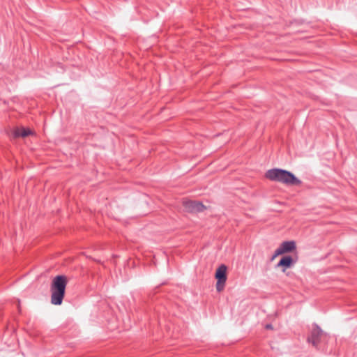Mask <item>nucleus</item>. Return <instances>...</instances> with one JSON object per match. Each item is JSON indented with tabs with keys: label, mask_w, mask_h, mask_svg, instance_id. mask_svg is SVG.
I'll return each instance as SVG.
<instances>
[{
	"label": "nucleus",
	"mask_w": 357,
	"mask_h": 357,
	"mask_svg": "<svg viewBox=\"0 0 357 357\" xmlns=\"http://www.w3.org/2000/svg\"><path fill=\"white\" fill-rule=\"evenodd\" d=\"M265 176L271 181L280 182L286 185H298L301 183L292 173L281 169H270L266 172Z\"/></svg>",
	"instance_id": "1"
},
{
	"label": "nucleus",
	"mask_w": 357,
	"mask_h": 357,
	"mask_svg": "<svg viewBox=\"0 0 357 357\" xmlns=\"http://www.w3.org/2000/svg\"><path fill=\"white\" fill-rule=\"evenodd\" d=\"M67 282V278L64 275H57L54 278L51 285V303L53 305H58L62 303Z\"/></svg>",
	"instance_id": "2"
},
{
	"label": "nucleus",
	"mask_w": 357,
	"mask_h": 357,
	"mask_svg": "<svg viewBox=\"0 0 357 357\" xmlns=\"http://www.w3.org/2000/svg\"><path fill=\"white\" fill-rule=\"evenodd\" d=\"M227 266L222 264L216 270L215 278L217 280L216 289L218 292H221L225 288L227 280Z\"/></svg>",
	"instance_id": "3"
},
{
	"label": "nucleus",
	"mask_w": 357,
	"mask_h": 357,
	"mask_svg": "<svg viewBox=\"0 0 357 357\" xmlns=\"http://www.w3.org/2000/svg\"><path fill=\"white\" fill-rule=\"evenodd\" d=\"M295 249L296 243L294 241L282 242L280 245L275 250L271 260H274L279 255L292 252Z\"/></svg>",
	"instance_id": "4"
},
{
	"label": "nucleus",
	"mask_w": 357,
	"mask_h": 357,
	"mask_svg": "<svg viewBox=\"0 0 357 357\" xmlns=\"http://www.w3.org/2000/svg\"><path fill=\"white\" fill-rule=\"evenodd\" d=\"M185 209L190 213H198L203 211L206 207L199 202L186 200L183 202Z\"/></svg>",
	"instance_id": "5"
},
{
	"label": "nucleus",
	"mask_w": 357,
	"mask_h": 357,
	"mask_svg": "<svg viewBox=\"0 0 357 357\" xmlns=\"http://www.w3.org/2000/svg\"><path fill=\"white\" fill-rule=\"evenodd\" d=\"M322 334L321 329L316 326L312 331L311 337L309 338V342H312L313 345H317L319 342L320 336Z\"/></svg>",
	"instance_id": "6"
},
{
	"label": "nucleus",
	"mask_w": 357,
	"mask_h": 357,
	"mask_svg": "<svg viewBox=\"0 0 357 357\" xmlns=\"http://www.w3.org/2000/svg\"><path fill=\"white\" fill-rule=\"evenodd\" d=\"M33 135V132L29 128H26L24 127L17 128L14 130V137H25L26 136Z\"/></svg>",
	"instance_id": "7"
},
{
	"label": "nucleus",
	"mask_w": 357,
	"mask_h": 357,
	"mask_svg": "<svg viewBox=\"0 0 357 357\" xmlns=\"http://www.w3.org/2000/svg\"><path fill=\"white\" fill-rule=\"evenodd\" d=\"M293 259L290 256H285L282 257L279 263L278 264V267H283L282 271L284 272L285 270L292 265Z\"/></svg>",
	"instance_id": "8"
},
{
	"label": "nucleus",
	"mask_w": 357,
	"mask_h": 357,
	"mask_svg": "<svg viewBox=\"0 0 357 357\" xmlns=\"http://www.w3.org/2000/svg\"><path fill=\"white\" fill-rule=\"evenodd\" d=\"M266 328H271L272 327H271V325H267V326H266Z\"/></svg>",
	"instance_id": "9"
}]
</instances>
